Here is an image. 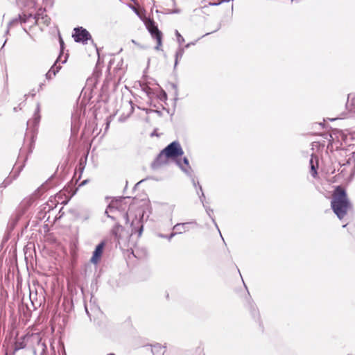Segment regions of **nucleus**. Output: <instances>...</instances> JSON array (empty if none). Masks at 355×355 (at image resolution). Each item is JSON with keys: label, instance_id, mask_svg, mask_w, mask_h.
I'll return each instance as SVG.
<instances>
[{"label": "nucleus", "instance_id": "nucleus-1", "mask_svg": "<svg viewBox=\"0 0 355 355\" xmlns=\"http://www.w3.org/2000/svg\"><path fill=\"white\" fill-rule=\"evenodd\" d=\"M331 208L339 219H342L351 209V204L345 191L340 187H337L332 197Z\"/></svg>", "mask_w": 355, "mask_h": 355}, {"label": "nucleus", "instance_id": "nucleus-2", "mask_svg": "<svg viewBox=\"0 0 355 355\" xmlns=\"http://www.w3.org/2000/svg\"><path fill=\"white\" fill-rule=\"evenodd\" d=\"M184 151L178 141H173L168 144L159 155L157 162L162 164L166 162L167 158H176L182 156Z\"/></svg>", "mask_w": 355, "mask_h": 355}, {"label": "nucleus", "instance_id": "nucleus-3", "mask_svg": "<svg viewBox=\"0 0 355 355\" xmlns=\"http://www.w3.org/2000/svg\"><path fill=\"white\" fill-rule=\"evenodd\" d=\"M23 23H30L32 25L43 24L48 26L50 23V18L45 14L44 10H40L37 15H24L20 17Z\"/></svg>", "mask_w": 355, "mask_h": 355}, {"label": "nucleus", "instance_id": "nucleus-4", "mask_svg": "<svg viewBox=\"0 0 355 355\" xmlns=\"http://www.w3.org/2000/svg\"><path fill=\"white\" fill-rule=\"evenodd\" d=\"M144 22L145 26L149 33L151 35V37L156 40L157 45L155 46L156 50H160L161 46L162 45V33L158 29L157 26L155 24V21L149 18H145L144 19Z\"/></svg>", "mask_w": 355, "mask_h": 355}, {"label": "nucleus", "instance_id": "nucleus-5", "mask_svg": "<svg viewBox=\"0 0 355 355\" xmlns=\"http://www.w3.org/2000/svg\"><path fill=\"white\" fill-rule=\"evenodd\" d=\"M73 37L76 42L86 43L92 39L90 33L83 27H77L74 28Z\"/></svg>", "mask_w": 355, "mask_h": 355}, {"label": "nucleus", "instance_id": "nucleus-6", "mask_svg": "<svg viewBox=\"0 0 355 355\" xmlns=\"http://www.w3.org/2000/svg\"><path fill=\"white\" fill-rule=\"evenodd\" d=\"M104 245H105V243L101 242L96 246L95 250L93 252V255L91 258V260H90L92 263L96 264L98 262L99 259L101 257Z\"/></svg>", "mask_w": 355, "mask_h": 355}, {"label": "nucleus", "instance_id": "nucleus-7", "mask_svg": "<svg viewBox=\"0 0 355 355\" xmlns=\"http://www.w3.org/2000/svg\"><path fill=\"white\" fill-rule=\"evenodd\" d=\"M58 60L54 63L52 67L49 69V71L46 73V78L48 80H51L54 77L57 73L61 69V66H57Z\"/></svg>", "mask_w": 355, "mask_h": 355}, {"label": "nucleus", "instance_id": "nucleus-8", "mask_svg": "<svg viewBox=\"0 0 355 355\" xmlns=\"http://www.w3.org/2000/svg\"><path fill=\"white\" fill-rule=\"evenodd\" d=\"M189 223H178L173 227V230L177 231V233L182 234L184 232L189 230Z\"/></svg>", "mask_w": 355, "mask_h": 355}, {"label": "nucleus", "instance_id": "nucleus-9", "mask_svg": "<svg viewBox=\"0 0 355 355\" xmlns=\"http://www.w3.org/2000/svg\"><path fill=\"white\" fill-rule=\"evenodd\" d=\"M164 347L160 344H156L151 346V352L153 355H163L164 353Z\"/></svg>", "mask_w": 355, "mask_h": 355}, {"label": "nucleus", "instance_id": "nucleus-10", "mask_svg": "<svg viewBox=\"0 0 355 355\" xmlns=\"http://www.w3.org/2000/svg\"><path fill=\"white\" fill-rule=\"evenodd\" d=\"M177 164L179 165V166L182 168V171H184L187 173H189V169H190V166L187 158L184 157L182 162L177 161Z\"/></svg>", "mask_w": 355, "mask_h": 355}, {"label": "nucleus", "instance_id": "nucleus-11", "mask_svg": "<svg viewBox=\"0 0 355 355\" xmlns=\"http://www.w3.org/2000/svg\"><path fill=\"white\" fill-rule=\"evenodd\" d=\"M123 231V227L121 225H116L112 230V234L115 236L116 239L119 241L121 238V232Z\"/></svg>", "mask_w": 355, "mask_h": 355}, {"label": "nucleus", "instance_id": "nucleus-12", "mask_svg": "<svg viewBox=\"0 0 355 355\" xmlns=\"http://www.w3.org/2000/svg\"><path fill=\"white\" fill-rule=\"evenodd\" d=\"M184 53V51L183 48H180L178 49V51L176 52L174 68L176 67L178 62V60L181 59L182 58Z\"/></svg>", "mask_w": 355, "mask_h": 355}, {"label": "nucleus", "instance_id": "nucleus-13", "mask_svg": "<svg viewBox=\"0 0 355 355\" xmlns=\"http://www.w3.org/2000/svg\"><path fill=\"white\" fill-rule=\"evenodd\" d=\"M310 164H311V173L313 177H315V175L317 174V171H316V168H315V166L313 164V157L310 160Z\"/></svg>", "mask_w": 355, "mask_h": 355}, {"label": "nucleus", "instance_id": "nucleus-14", "mask_svg": "<svg viewBox=\"0 0 355 355\" xmlns=\"http://www.w3.org/2000/svg\"><path fill=\"white\" fill-rule=\"evenodd\" d=\"M206 209V212L207 214H208V216L211 218V220L213 221V223H214L215 226L217 227V229L218 230V225L215 221V219L213 218V216H211V214L213 213V209H210V208H208V207H205Z\"/></svg>", "mask_w": 355, "mask_h": 355}, {"label": "nucleus", "instance_id": "nucleus-15", "mask_svg": "<svg viewBox=\"0 0 355 355\" xmlns=\"http://www.w3.org/2000/svg\"><path fill=\"white\" fill-rule=\"evenodd\" d=\"M39 112H40V104L37 103L35 113V119H34V120L35 121V123H38L40 121V116L39 114Z\"/></svg>", "mask_w": 355, "mask_h": 355}, {"label": "nucleus", "instance_id": "nucleus-16", "mask_svg": "<svg viewBox=\"0 0 355 355\" xmlns=\"http://www.w3.org/2000/svg\"><path fill=\"white\" fill-rule=\"evenodd\" d=\"M89 218V215L88 213H85L83 215H79L77 218L81 222L86 221Z\"/></svg>", "mask_w": 355, "mask_h": 355}, {"label": "nucleus", "instance_id": "nucleus-17", "mask_svg": "<svg viewBox=\"0 0 355 355\" xmlns=\"http://www.w3.org/2000/svg\"><path fill=\"white\" fill-rule=\"evenodd\" d=\"M175 35L177 36L178 42L179 44H182L184 42V39L182 37V36L180 34V33L178 31H175Z\"/></svg>", "mask_w": 355, "mask_h": 355}, {"label": "nucleus", "instance_id": "nucleus-18", "mask_svg": "<svg viewBox=\"0 0 355 355\" xmlns=\"http://www.w3.org/2000/svg\"><path fill=\"white\" fill-rule=\"evenodd\" d=\"M24 347V345L23 343H17L16 344L15 350H18V349H22Z\"/></svg>", "mask_w": 355, "mask_h": 355}, {"label": "nucleus", "instance_id": "nucleus-19", "mask_svg": "<svg viewBox=\"0 0 355 355\" xmlns=\"http://www.w3.org/2000/svg\"><path fill=\"white\" fill-rule=\"evenodd\" d=\"M131 8L132 9V10L139 17H141L140 15H139V12L138 11V10L134 7V6H131Z\"/></svg>", "mask_w": 355, "mask_h": 355}, {"label": "nucleus", "instance_id": "nucleus-20", "mask_svg": "<svg viewBox=\"0 0 355 355\" xmlns=\"http://www.w3.org/2000/svg\"><path fill=\"white\" fill-rule=\"evenodd\" d=\"M176 234H178L177 232L171 233L168 236V240H171Z\"/></svg>", "mask_w": 355, "mask_h": 355}, {"label": "nucleus", "instance_id": "nucleus-21", "mask_svg": "<svg viewBox=\"0 0 355 355\" xmlns=\"http://www.w3.org/2000/svg\"><path fill=\"white\" fill-rule=\"evenodd\" d=\"M189 46H190V44H187L185 47L188 48Z\"/></svg>", "mask_w": 355, "mask_h": 355}, {"label": "nucleus", "instance_id": "nucleus-22", "mask_svg": "<svg viewBox=\"0 0 355 355\" xmlns=\"http://www.w3.org/2000/svg\"><path fill=\"white\" fill-rule=\"evenodd\" d=\"M60 43H61V45H62V44H63V41H62V40H60Z\"/></svg>", "mask_w": 355, "mask_h": 355}, {"label": "nucleus", "instance_id": "nucleus-23", "mask_svg": "<svg viewBox=\"0 0 355 355\" xmlns=\"http://www.w3.org/2000/svg\"><path fill=\"white\" fill-rule=\"evenodd\" d=\"M66 60H67L65 59L64 61H62V63L66 62Z\"/></svg>", "mask_w": 355, "mask_h": 355}, {"label": "nucleus", "instance_id": "nucleus-24", "mask_svg": "<svg viewBox=\"0 0 355 355\" xmlns=\"http://www.w3.org/2000/svg\"><path fill=\"white\" fill-rule=\"evenodd\" d=\"M230 1V0H223V1H227H227Z\"/></svg>", "mask_w": 355, "mask_h": 355}, {"label": "nucleus", "instance_id": "nucleus-25", "mask_svg": "<svg viewBox=\"0 0 355 355\" xmlns=\"http://www.w3.org/2000/svg\"><path fill=\"white\" fill-rule=\"evenodd\" d=\"M108 355H114V354H108Z\"/></svg>", "mask_w": 355, "mask_h": 355}]
</instances>
